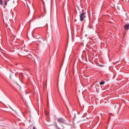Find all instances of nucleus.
I'll use <instances>...</instances> for the list:
<instances>
[{
	"instance_id": "nucleus-6",
	"label": "nucleus",
	"mask_w": 129,
	"mask_h": 129,
	"mask_svg": "<svg viewBox=\"0 0 129 129\" xmlns=\"http://www.w3.org/2000/svg\"><path fill=\"white\" fill-rule=\"evenodd\" d=\"M7 1H5L4 2V5H5V6L4 7H5V6L7 5Z\"/></svg>"
},
{
	"instance_id": "nucleus-10",
	"label": "nucleus",
	"mask_w": 129,
	"mask_h": 129,
	"mask_svg": "<svg viewBox=\"0 0 129 129\" xmlns=\"http://www.w3.org/2000/svg\"><path fill=\"white\" fill-rule=\"evenodd\" d=\"M77 20H76V19H75V22H76L77 21Z\"/></svg>"
},
{
	"instance_id": "nucleus-4",
	"label": "nucleus",
	"mask_w": 129,
	"mask_h": 129,
	"mask_svg": "<svg viewBox=\"0 0 129 129\" xmlns=\"http://www.w3.org/2000/svg\"><path fill=\"white\" fill-rule=\"evenodd\" d=\"M58 122L60 123H63L64 120L62 118H59L58 119Z\"/></svg>"
},
{
	"instance_id": "nucleus-12",
	"label": "nucleus",
	"mask_w": 129,
	"mask_h": 129,
	"mask_svg": "<svg viewBox=\"0 0 129 129\" xmlns=\"http://www.w3.org/2000/svg\"><path fill=\"white\" fill-rule=\"evenodd\" d=\"M66 106L67 107V108L68 109V108L67 106V105Z\"/></svg>"
},
{
	"instance_id": "nucleus-11",
	"label": "nucleus",
	"mask_w": 129,
	"mask_h": 129,
	"mask_svg": "<svg viewBox=\"0 0 129 129\" xmlns=\"http://www.w3.org/2000/svg\"><path fill=\"white\" fill-rule=\"evenodd\" d=\"M57 129H60L58 127H57Z\"/></svg>"
},
{
	"instance_id": "nucleus-7",
	"label": "nucleus",
	"mask_w": 129,
	"mask_h": 129,
	"mask_svg": "<svg viewBox=\"0 0 129 129\" xmlns=\"http://www.w3.org/2000/svg\"><path fill=\"white\" fill-rule=\"evenodd\" d=\"M0 4L1 5L3 4V1L2 0H0Z\"/></svg>"
},
{
	"instance_id": "nucleus-2",
	"label": "nucleus",
	"mask_w": 129,
	"mask_h": 129,
	"mask_svg": "<svg viewBox=\"0 0 129 129\" xmlns=\"http://www.w3.org/2000/svg\"><path fill=\"white\" fill-rule=\"evenodd\" d=\"M124 29L126 31H127L129 29V24L127 23L124 25Z\"/></svg>"
},
{
	"instance_id": "nucleus-8",
	"label": "nucleus",
	"mask_w": 129,
	"mask_h": 129,
	"mask_svg": "<svg viewBox=\"0 0 129 129\" xmlns=\"http://www.w3.org/2000/svg\"><path fill=\"white\" fill-rule=\"evenodd\" d=\"M95 86L97 87H98L99 86V85L98 84H96L95 85Z\"/></svg>"
},
{
	"instance_id": "nucleus-5",
	"label": "nucleus",
	"mask_w": 129,
	"mask_h": 129,
	"mask_svg": "<svg viewBox=\"0 0 129 129\" xmlns=\"http://www.w3.org/2000/svg\"><path fill=\"white\" fill-rule=\"evenodd\" d=\"M105 83V81H102L100 82V85H103Z\"/></svg>"
},
{
	"instance_id": "nucleus-9",
	"label": "nucleus",
	"mask_w": 129,
	"mask_h": 129,
	"mask_svg": "<svg viewBox=\"0 0 129 129\" xmlns=\"http://www.w3.org/2000/svg\"><path fill=\"white\" fill-rule=\"evenodd\" d=\"M33 129H36V128H35V127L34 126L33 127Z\"/></svg>"
},
{
	"instance_id": "nucleus-1",
	"label": "nucleus",
	"mask_w": 129,
	"mask_h": 129,
	"mask_svg": "<svg viewBox=\"0 0 129 129\" xmlns=\"http://www.w3.org/2000/svg\"><path fill=\"white\" fill-rule=\"evenodd\" d=\"M82 13L79 15L80 20L81 21H83L84 18L86 17V16H85L86 13L85 12H84V10H82Z\"/></svg>"
},
{
	"instance_id": "nucleus-3",
	"label": "nucleus",
	"mask_w": 129,
	"mask_h": 129,
	"mask_svg": "<svg viewBox=\"0 0 129 129\" xmlns=\"http://www.w3.org/2000/svg\"><path fill=\"white\" fill-rule=\"evenodd\" d=\"M41 1H42V2L43 3V10H44V13L43 14V16L44 15H45V14H46V10H45V7L44 6V2L43 1V0H41Z\"/></svg>"
}]
</instances>
